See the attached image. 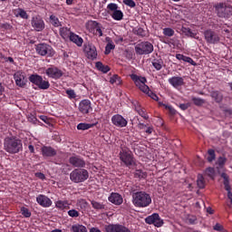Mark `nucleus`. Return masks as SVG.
Listing matches in <instances>:
<instances>
[{
    "instance_id": "1",
    "label": "nucleus",
    "mask_w": 232,
    "mask_h": 232,
    "mask_svg": "<svg viewBox=\"0 0 232 232\" xmlns=\"http://www.w3.org/2000/svg\"><path fill=\"white\" fill-rule=\"evenodd\" d=\"M130 79L133 81L135 86L140 90L143 93H146L148 97H150L153 101L159 102V96L150 90V87L146 84L148 80L144 76H139L135 73L130 74Z\"/></svg>"
},
{
    "instance_id": "2",
    "label": "nucleus",
    "mask_w": 232,
    "mask_h": 232,
    "mask_svg": "<svg viewBox=\"0 0 232 232\" xmlns=\"http://www.w3.org/2000/svg\"><path fill=\"white\" fill-rule=\"evenodd\" d=\"M4 150L11 155L23 150V141L15 136L6 137L4 140Z\"/></svg>"
},
{
    "instance_id": "3",
    "label": "nucleus",
    "mask_w": 232,
    "mask_h": 232,
    "mask_svg": "<svg viewBox=\"0 0 232 232\" xmlns=\"http://www.w3.org/2000/svg\"><path fill=\"white\" fill-rule=\"evenodd\" d=\"M132 204L135 208H148L151 204V196L145 191H139L132 194Z\"/></svg>"
},
{
    "instance_id": "4",
    "label": "nucleus",
    "mask_w": 232,
    "mask_h": 232,
    "mask_svg": "<svg viewBox=\"0 0 232 232\" xmlns=\"http://www.w3.org/2000/svg\"><path fill=\"white\" fill-rule=\"evenodd\" d=\"M120 160H121L123 166H126V168H134V166H137V163L135 162V158L133 157V152L127 147H122L120 153Z\"/></svg>"
},
{
    "instance_id": "5",
    "label": "nucleus",
    "mask_w": 232,
    "mask_h": 232,
    "mask_svg": "<svg viewBox=\"0 0 232 232\" xmlns=\"http://www.w3.org/2000/svg\"><path fill=\"white\" fill-rule=\"evenodd\" d=\"M214 8L218 17L221 19H229L232 16V5L229 4L218 3Z\"/></svg>"
},
{
    "instance_id": "6",
    "label": "nucleus",
    "mask_w": 232,
    "mask_h": 232,
    "mask_svg": "<svg viewBox=\"0 0 232 232\" xmlns=\"http://www.w3.org/2000/svg\"><path fill=\"white\" fill-rule=\"evenodd\" d=\"M90 174L84 169H75L70 173V179L75 184L88 180Z\"/></svg>"
},
{
    "instance_id": "7",
    "label": "nucleus",
    "mask_w": 232,
    "mask_h": 232,
    "mask_svg": "<svg viewBox=\"0 0 232 232\" xmlns=\"http://www.w3.org/2000/svg\"><path fill=\"white\" fill-rule=\"evenodd\" d=\"M29 81L34 86H37L39 90H48L50 88V82L48 80L43 79V76L34 73L29 76Z\"/></svg>"
},
{
    "instance_id": "8",
    "label": "nucleus",
    "mask_w": 232,
    "mask_h": 232,
    "mask_svg": "<svg viewBox=\"0 0 232 232\" xmlns=\"http://www.w3.org/2000/svg\"><path fill=\"white\" fill-rule=\"evenodd\" d=\"M36 53L42 57H53L55 55V50L48 44H38L35 46Z\"/></svg>"
},
{
    "instance_id": "9",
    "label": "nucleus",
    "mask_w": 232,
    "mask_h": 232,
    "mask_svg": "<svg viewBox=\"0 0 232 232\" xmlns=\"http://www.w3.org/2000/svg\"><path fill=\"white\" fill-rule=\"evenodd\" d=\"M137 55H149L153 52V44L150 42H141L135 46Z\"/></svg>"
},
{
    "instance_id": "10",
    "label": "nucleus",
    "mask_w": 232,
    "mask_h": 232,
    "mask_svg": "<svg viewBox=\"0 0 232 232\" xmlns=\"http://www.w3.org/2000/svg\"><path fill=\"white\" fill-rule=\"evenodd\" d=\"M205 41L208 44H218L220 43V34L212 29H208L204 32Z\"/></svg>"
},
{
    "instance_id": "11",
    "label": "nucleus",
    "mask_w": 232,
    "mask_h": 232,
    "mask_svg": "<svg viewBox=\"0 0 232 232\" xmlns=\"http://www.w3.org/2000/svg\"><path fill=\"white\" fill-rule=\"evenodd\" d=\"M107 9L110 10V12H112L111 14V16L114 21H122L124 19V13L122 11L119 10V5L115 3H111L107 5Z\"/></svg>"
},
{
    "instance_id": "12",
    "label": "nucleus",
    "mask_w": 232,
    "mask_h": 232,
    "mask_svg": "<svg viewBox=\"0 0 232 232\" xmlns=\"http://www.w3.org/2000/svg\"><path fill=\"white\" fill-rule=\"evenodd\" d=\"M45 74L49 79H54V81H57L64 75V72H63V71L57 66L52 65L45 70Z\"/></svg>"
},
{
    "instance_id": "13",
    "label": "nucleus",
    "mask_w": 232,
    "mask_h": 232,
    "mask_svg": "<svg viewBox=\"0 0 232 232\" xmlns=\"http://www.w3.org/2000/svg\"><path fill=\"white\" fill-rule=\"evenodd\" d=\"M83 52L86 57L91 59V61H95L97 59V47L92 44H84Z\"/></svg>"
},
{
    "instance_id": "14",
    "label": "nucleus",
    "mask_w": 232,
    "mask_h": 232,
    "mask_svg": "<svg viewBox=\"0 0 232 232\" xmlns=\"http://www.w3.org/2000/svg\"><path fill=\"white\" fill-rule=\"evenodd\" d=\"M146 224H153L155 227H162L164 226V220L160 218L158 213H154L145 218Z\"/></svg>"
},
{
    "instance_id": "15",
    "label": "nucleus",
    "mask_w": 232,
    "mask_h": 232,
    "mask_svg": "<svg viewBox=\"0 0 232 232\" xmlns=\"http://www.w3.org/2000/svg\"><path fill=\"white\" fill-rule=\"evenodd\" d=\"M78 110L82 115H88L90 111H93L92 108V102L90 100H82L79 103Z\"/></svg>"
},
{
    "instance_id": "16",
    "label": "nucleus",
    "mask_w": 232,
    "mask_h": 232,
    "mask_svg": "<svg viewBox=\"0 0 232 232\" xmlns=\"http://www.w3.org/2000/svg\"><path fill=\"white\" fill-rule=\"evenodd\" d=\"M69 163L71 166H73V168H85L86 167V161L82 157L79 155L72 156L69 159Z\"/></svg>"
},
{
    "instance_id": "17",
    "label": "nucleus",
    "mask_w": 232,
    "mask_h": 232,
    "mask_svg": "<svg viewBox=\"0 0 232 232\" xmlns=\"http://www.w3.org/2000/svg\"><path fill=\"white\" fill-rule=\"evenodd\" d=\"M111 122L117 128H126L128 126V121L121 114H115L111 117Z\"/></svg>"
},
{
    "instance_id": "18",
    "label": "nucleus",
    "mask_w": 232,
    "mask_h": 232,
    "mask_svg": "<svg viewBox=\"0 0 232 232\" xmlns=\"http://www.w3.org/2000/svg\"><path fill=\"white\" fill-rule=\"evenodd\" d=\"M31 24L35 32H43L44 30V20L41 16H34Z\"/></svg>"
},
{
    "instance_id": "19",
    "label": "nucleus",
    "mask_w": 232,
    "mask_h": 232,
    "mask_svg": "<svg viewBox=\"0 0 232 232\" xmlns=\"http://www.w3.org/2000/svg\"><path fill=\"white\" fill-rule=\"evenodd\" d=\"M105 229H106V232H131L130 228H128L124 225H120V224L108 225Z\"/></svg>"
},
{
    "instance_id": "20",
    "label": "nucleus",
    "mask_w": 232,
    "mask_h": 232,
    "mask_svg": "<svg viewBox=\"0 0 232 232\" xmlns=\"http://www.w3.org/2000/svg\"><path fill=\"white\" fill-rule=\"evenodd\" d=\"M14 79L15 81L16 86H19V88H24V86H26V81H24L25 77L23 72H16L14 74Z\"/></svg>"
},
{
    "instance_id": "21",
    "label": "nucleus",
    "mask_w": 232,
    "mask_h": 232,
    "mask_svg": "<svg viewBox=\"0 0 232 232\" xmlns=\"http://www.w3.org/2000/svg\"><path fill=\"white\" fill-rule=\"evenodd\" d=\"M36 202L42 208H50L53 204L52 199L43 194L38 195V197L36 198Z\"/></svg>"
},
{
    "instance_id": "22",
    "label": "nucleus",
    "mask_w": 232,
    "mask_h": 232,
    "mask_svg": "<svg viewBox=\"0 0 232 232\" xmlns=\"http://www.w3.org/2000/svg\"><path fill=\"white\" fill-rule=\"evenodd\" d=\"M168 82L173 88H180L181 86H184V78L180 76H172L171 78H169Z\"/></svg>"
},
{
    "instance_id": "23",
    "label": "nucleus",
    "mask_w": 232,
    "mask_h": 232,
    "mask_svg": "<svg viewBox=\"0 0 232 232\" xmlns=\"http://www.w3.org/2000/svg\"><path fill=\"white\" fill-rule=\"evenodd\" d=\"M43 157H55L57 150L52 146H44L41 148Z\"/></svg>"
},
{
    "instance_id": "24",
    "label": "nucleus",
    "mask_w": 232,
    "mask_h": 232,
    "mask_svg": "<svg viewBox=\"0 0 232 232\" xmlns=\"http://www.w3.org/2000/svg\"><path fill=\"white\" fill-rule=\"evenodd\" d=\"M221 178L224 179L223 184L225 186L226 191H227V197L229 200H232L231 187L229 186V176H227L226 173H222Z\"/></svg>"
},
{
    "instance_id": "25",
    "label": "nucleus",
    "mask_w": 232,
    "mask_h": 232,
    "mask_svg": "<svg viewBox=\"0 0 232 232\" xmlns=\"http://www.w3.org/2000/svg\"><path fill=\"white\" fill-rule=\"evenodd\" d=\"M69 39L72 43H74V44H76V46H82V43H84V40L82 39V37L79 36L78 34H75V33L71 32L69 34Z\"/></svg>"
},
{
    "instance_id": "26",
    "label": "nucleus",
    "mask_w": 232,
    "mask_h": 232,
    "mask_svg": "<svg viewBox=\"0 0 232 232\" xmlns=\"http://www.w3.org/2000/svg\"><path fill=\"white\" fill-rule=\"evenodd\" d=\"M109 202L115 204V206H121L123 202L122 196L119 193H111L109 197Z\"/></svg>"
},
{
    "instance_id": "27",
    "label": "nucleus",
    "mask_w": 232,
    "mask_h": 232,
    "mask_svg": "<svg viewBox=\"0 0 232 232\" xmlns=\"http://www.w3.org/2000/svg\"><path fill=\"white\" fill-rule=\"evenodd\" d=\"M210 97L218 104H220V102H222V101H224V94H222V92H220V91H211Z\"/></svg>"
},
{
    "instance_id": "28",
    "label": "nucleus",
    "mask_w": 232,
    "mask_h": 232,
    "mask_svg": "<svg viewBox=\"0 0 232 232\" xmlns=\"http://www.w3.org/2000/svg\"><path fill=\"white\" fill-rule=\"evenodd\" d=\"M176 59H178V61H184V63H188L192 66H197V63L195 61H193V58H191L189 56H186L184 54L178 53V54H176Z\"/></svg>"
},
{
    "instance_id": "29",
    "label": "nucleus",
    "mask_w": 232,
    "mask_h": 232,
    "mask_svg": "<svg viewBox=\"0 0 232 232\" xmlns=\"http://www.w3.org/2000/svg\"><path fill=\"white\" fill-rule=\"evenodd\" d=\"M95 67L99 72H102V73H108L110 71V66L104 65L102 62H97Z\"/></svg>"
},
{
    "instance_id": "30",
    "label": "nucleus",
    "mask_w": 232,
    "mask_h": 232,
    "mask_svg": "<svg viewBox=\"0 0 232 232\" xmlns=\"http://www.w3.org/2000/svg\"><path fill=\"white\" fill-rule=\"evenodd\" d=\"M94 126H97L96 123H79L77 125V130L85 131V130H90V128H93Z\"/></svg>"
},
{
    "instance_id": "31",
    "label": "nucleus",
    "mask_w": 232,
    "mask_h": 232,
    "mask_svg": "<svg viewBox=\"0 0 232 232\" xmlns=\"http://www.w3.org/2000/svg\"><path fill=\"white\" fill-rule=\"evenodd\" d=\"M50 24L54 26V28H59V26H62L61 21H59V18L54 15L51 14L49 17Z\"/></svg>"
},
{
    "instance_id": "32",
    "label": "nucleus",
    "mask_w": 232,
    "mask_h": 232,
    "mask_svg": "<svg viewBox=\"0 0 232 232\" xmlns=\"http://www.w3.org/2000/svg\"><path fill=\"white\" fill-rule=\"evenodd\" d=\"M164 64V61H162L161 58L154 59L152 61V66L157 70L158 72L162 70V65Z\"/></svg>"
},
{
    "instance_id": "33",
    "label": "nucleus",
    "mask_w": 232,
    "mask_h": 232,
    "mask_svg": "<svg viewBox=\"0 0 232 232\" xmlns=\"http://www.w3.org/2000/svg\"><path fill=\"white\" fill-rule=\"evenodd\" d=\"M14 14L16 17H21L22 19H28V14L23 8L16 9L14 11Z\"/></svg>"
},
{
    "instance_id": "34",
    "label": "nucleus",
    "mask_w": 232,
    "mask_h": 232,
    "mask_svg": "<svg viewBox=\"0 0 232 232\" xmlns=\"http://www.w3.org/2000/svg\"><path fill=\"white\" fill-rule=\"evenodd\" d=\"M69 204H68V201L66 200H58L55 202V208H57V209H61V210H63V209H67Z\"/></svg>"
},
{
    "instance_id": "35",
    "label": "nucleus",
    "mask_w": 232,
    "mask_h": 232,
    "mask_svg": "<svg viewBox=\"0 0 232 232\" xmlns=\"http://www.w3.org/2000/svg\"><path fill=\"white\" fill-rule=\"evenodd\" d=\"M92 26L96 30L99 37H102V24H99L97 21L92 22Z\"/></svg>"
},
{
    "instance_id": "36",
    "label": "nucleus",
    "mask_w": 232,
    "mask_h": 232,
    "mask_svg": "<svg viewBox=\"0 0 232 232\" xmlns=\"http://www.w3.org/2000/svg\"><path fill=\"white\" fill-rule=\"evenodd\" d=\"M197 184L199 189H204V188H206V180L202 174L198 175Z\"/></svg>"
},
{
    "instance_id": "37",
    "label": "nucleus",
    "mask_w": 232,
    "mask_h": 232,
    "mask_svg": "<svg viewBox=\"0 0 232 232\" xmlns=\"http://www.w3.org/2000/svg\"><path fill=\"white\" fill-rule=\"evenodd\" d=\"M72 232H88V229L86 228V227H84V225H73L72 227Z\"/></svg>"
},
{
    "instance_id": "38",
    "label": "nucleus",
    "mask_w": 232,
    "mask_h": 232,
    "mask_svg": "<svg viewBox=\"0 0 232 232\" xmlns=\"http://www.w3.org/2000/svg\"><path fill=\"white\" fill-rule=\"evenodd\" d=\"M111 50H115V44H113L112 41H109L105 46V55H110V53H111Z\"/></svg>"
},
{
    "instance_id": "39",
    "label": "nucleus",
    "mask_w": 232,
    "mask_h": 232,
    "mask_svg": "<svg viewBox=\"0 0 232 232\" xmlns=\"http://www.w3.org/2000/svg\"><path fill=\"white\" fill-rule=\"evenodd\" d=\"M20 213L24 218H30V217H32V212L26 207H21Z\"/></svg>"
},
{
    "instance_id": "40",
    "label": "nucleus",
    "mask_w": 232,
    "mask_h": 232,
    "mask_svg": "<svg viewBox=\"0 0 232 232\" xmlns=\"http://www.w3.org/2000/svg\"><path fill=\"white\" fill-rule=\"evenodd\" d=\"M135 179H146L148 177V173L142 171V169H137L134 173Z\"/></svg>"
},
{
    "instance_id": "41",
    "label": "nucleus",
    "mask_w": 232,
    "mask_h": 232,
    "mask_svg": "<svg viewBox=\"0 0 232 232\" xmlns=\"http://www.w3.org/2000/svg\"><path fill=\"white\" fill-rule=\"evenodd\" d=\"M181 32H182V34L187 35V37H195V33H193V31H191V29L189 27L182 26Z\"/></svg>"
},
{
    "instance_id": "42",
    "label": "nucleus",
    "mask_w": 232,
    "mask_h": 232,
    "mask_svg": "<svg viewBox=\"0 0 232 232\" xmlns=\"http://www.w3.org/2000/svg\"><path fill=\"white\" fill-rule=\"evenodd\" d=\"M163 35L166 37H173V35H175V30L169 27L163 28Z\"/></svg>"
},
{
    "instance_id": "43",
    "label": "nucleus",
    "mask_w": 232,
    "mask_h": 232,
    "mask_svg": "<svg viewBox=\"0 0 232 232\" xmlns=\"http://www.w3.org/2000/svg\"><path fill=\"white\" fill-rule=\"evenodd\" d=\"M192 102L195 104V106H202L203 104H206V100L202 98L192 97Z\"/></svg>"
},
{
    "instance_id": "44",
    "label": "nucleus",
    "mask_w": 232,
    "mask_h": 232,
    "mask_svg": "<svg viewBox=\"0 0 232 232\" xmlns=\"http://www.w3.org/2000/svg\"><path fill=\"white\" fill-rule=\"evenodd\" d=\"M132 104V108L133 110H135V111H137V113H139L140 111H141L144 108H142V106L140 105V103L138 101H133L131 102Z\"/></svg>"
},
{
    "instance_id": "45",
    "label": "nucleus",
    "mask_w": 232,
    "mask_h": 232,
    "mask_svg": "<svg viewBox=\"0 0 232 232\" xmlns=\"http://www.w3.org/2000/svg\"><path fill=\"white\" fill-rule=\"evenodd\" d=\"M132 104V108L133 110H135V111H137V113H139L140 111H141L144 108H142V106L140 105V103L138 101H133L131 102Z\"/></svg>"
},
{
    "instance_id": "46",
    "label": "nucleus",
    "mask_w": 232,
    "mask_h": 232,
    "mask_svg": "<svg viewBox=\"0 0 232 232\" xmlns=\"http://www.w3.org/2000/svg\"><path fill=\"white\" fill-rule=\"evenodd\" d=\"M70 29L68 27H62L60 28V34L62 37H70Z\"/></svg>"
},
{
    "instance_id": "47",
    "label": "nucleus",
    "mask_w": 232,
    "mask_h": 232,
    "mask_svg": "<svg viewBox=\"0 0 232 232\" xmlns=\"http://www.w3.org/2000/svg\"><path fill=\"white\" fill-rule=\"evenodd\" d=\"M68 99H76L77 98V94L75 93V91L73 89H67L65 91Z\"/></svg>"
},
{
    "instance_id": "48",
    "label": "nucleus",
    "mask_w": 232,
    "mask_h": 232,
    "mask_svg": "<svg viewBox=\"0 0 232 232\" xmlns=\"http://www.w3.org/2000/svg\"><path fill=\"white\" fill-rule=\"evenodd\" d=\"M91 204L94 209H104V205L95 200L91 201Z\"/></svg>"
},
{
    "instance_id": "49",
    "label": "nucleus",
    "mask_w": 232,
    "mask_h": 232,
    "mask_svg": "<svg viewBox=\"0 0 232 232\" xmlns=\"http://www.w3.org/2000/svg\"><path fill=\"white\" fill-rule=\"evenodd\" d=\"M208 162H213V160H215V157H216V155H215V150L209 149V150H208Z\"/></svg>"
},
{
    "instance_id": "50",
    "label": "nucleus",
    "mask_w": 232,
    "mask_h": 232,
    "mask_svg": "<svg viewBox=\"0 0 232 232\" xmlns=\"http://www.w3.org/2000/svg\"><path fill=\"white\" fill-rule=\"evenodd\" d=\"M205 175H207V177H209L210 179H213V177H215V169L209 167L205 170Z\"/></svg>"
},
{
    "instance_id": "51",
    "label": "nucleus",
    "mask_w": 232,
    "mask_h": 232,
    "mask_svg": "<svg viewBox=\"0 0 232 232\" xmlns=\"http://www.w3.org/2000/svg\"><path fill=\"white\" fill-rule=\"evenodd\" d=\"M69 217H71V218H77V217H79L81 214L79 213V211L75 210V209H71L68 212Z\"/></svg>"
},
{
    "instance_id": "52",
    "label": "nucleus",
    "mask_w": 232,
    "mask_h": 232,
    "mask_svg": "<svg viewBox=\"0 0 232 232\" xmlns=\"http://www.w3.org/2000/svg\"><path fill=\"white\" fill-rule=\"evenodd\" d=\"M134 34H136V35H139L140 37H146V31L143 30L141 27L136 29L134 31Z\"/></svg>"
},
{
    "instance_id": "53",
    "label": "nucleus",
    "mask_w": 232,
    "mask_h": 232,
    "mask_svg": "<svg viewBox=\"0 0 232 232\" xmlns=\"http://www.w3.org/2000/svg\"><path fill=\"white\" fill-rule=\"evenodd\" d=\"M123 3L126 6H130V8H135V6H137L133 0H123Z\"/></svg>"
},
{
    "instance_id": "54",
    "label": "nucleus",
    "mask_w": 232,
    "mask_h": 232,
    "mask_svg": "<svg viewBox=\"0 0 232 232\" xmlns=\"http://www.w3.org/2000/svg\"><path fill=\"white\" fill-rule=\"evenodd\" d=\"M28 121L33 124H41V121H39V120H37V118L32 114L28 117Z\"/></svg>"
},
{
    "instance_id": "55",
    "label": "nucleus",
    "mask_w": 232,
    "mask_h": 232,
    "mask_svg": "<svg viewBox=\"0 0 232 232\" xmlns=\"http://www.w3.org/2000/svg\"><path fill=\"white\" fill-rule=\"evenodd\" d=\"M138 114L142 117V119H145V121H148L150 119V116H148V113L146 112V109H142V111H140Z\"/></svg>"
},
{
    "instance_id": "56",
    "label": "nucleus",
    "mask_w": 232,
    "mask_h": 232,
    "mask_svg": "<svg viewBox=\"0 0 232 232\" xmlns=\"http://www.w3.org/2000/svg\"><path fill=\"white\" fill-rule=\"evenodd\" d=\"M226 158L225 157H219L218 161H217V164L222 168V166H224V164H226Z\"/></svg>"
},
{
    "instance_id": "57",
    "label": "nucleus",
    "mask_w": 232,
    "mask_h": 232,
    "mask_svg": "<svg viewBox=\"0 0 232 232\" xmlns=\"http://www.w3.org/2000/svg\"><path fill=\"white\" fill-rule=\"evenodd\" d=\"M165 110H169L170 115H175V113H177V111L173 109L171 105L165 106Z\"/></svg>"
},
{
    "instance_id": "58",
    "label": "nucleus",
    "mask_w": 232,
    "mask_h": 232,
    "mask_svg": "<svg viewBox=\"0 0 232 232\" xmlns=\"http://www.w3.org/2000/svg\"><path fill=\"white\" fill-rule=\"evenodd\" d=\"M5 63H10V64H15V61H14V58L12 57H6L4 59Z\"/></svg>"
},
{
    "instance_id": "59",
    "label": "nucleus",
    "mask_w": 232,
    "mask_h": 232,
    "mask_svg": "<svg viewBox=\"0 0 232 232\" xmlns=\"http://www.w3.org/2000/svg\"><path fill=\"white\" fill-rule=\"evenodd\" d=\"M214 229L215 231H224V227H222V225L218 223L214 226Z\"/></svg>"
},
{
    "instance_id": "60",
    "label": "nucleus",
    "mask_w": 232,
    "mask_h": 232,
    "mask_svg": "<svg viewBox=\"0 0 232 232\" xmlns=\"http://www.w3.org/2000/svg\"><path fill=\"white\" fill-rule=\"evenodd\" d=\"M179 108L183 111H186V110H188V108H189V103H181V104H179Z\"/></svg>"
},
{
    "instance_id": "61",
    "label": "nucleus",
    "mask_w": 232,
    "mask_h": 232,
    "mask_svg": "<svg viewBox=\"0 0 232 232\" xmlns=\"http://www.w3.org/2000/svg\"><path fill=\"white\" fill-rule=\"evenodd\" d=\"M118 78H119V75H117V74H114L112 77H111V79H110L111 84H115V82H117Z\"/></svg>"
},
{
    "instance_id": "62",
    "label": "nucleus",
    "mask_w": 232,
    "mask_h": 232,
    "mask_svg": "<svg viewBox=\"0 0 232 232\" xmlns=\"http://www.w3.org/2000/svg\"><path fill=\"white\" fill-rule=\"evenodd\" d=\"M39 119L43 121V122H45V124H48V122H50V120H48V117H46L45 115L39 116Z\"/></svg>"
},
{
    "instance_id": "63",
    "label": "nucleus",
    "mask_w": 232,
    "mask_h": 232,
    "mask_svg": "<svg viewBox=\"0 0 232 232\" xmlns=\"http://www.w3.org/2000/svg\"><path fill=\"white\" fill-rule=\"evenodd\" d=\"M145 133H147L148 135H151L153 133V127H147V129L145 130Z\"/></svg>"
},
{
    "instance_id": "64",
    "label": "nucleus",
    "mask_w": 232,
    "mask_h": 232,
    "mask_svg": "<svg viewBox=\"0 0 232 232\" xmlns=\"http://www.w3.org/2000/svg\"><path fill=\"white\" fill-rule=\"evenodd\" d=\"M138 128L139 130H146V128H148V124H144V123H138Z\"/></svg>"
}]
</instances>
